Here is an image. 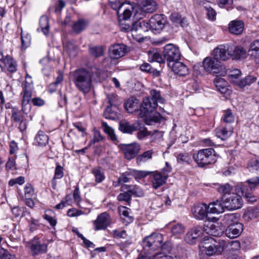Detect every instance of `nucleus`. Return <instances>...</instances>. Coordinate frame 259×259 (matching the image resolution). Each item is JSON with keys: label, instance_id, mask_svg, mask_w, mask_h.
I'll return each mask as SVG.
<instances>
[{"label": "nucleus", "instance_id": "f257e3e1", "mask_svg": "<svg viewBox=\"0 0 259 259\" xmlns=\"http://www.w3.org/2000/svg\"><path fill=\"white\" fill-rule=\"evenodd\" d=\"M99 70L96 67L80 68L72 73V80L76 89L84 95L91 91L95 76H98Z\"/></svg>", "mask_w": 259, "mask_h": 259}, {"label": "nucleus", "instance_id": "f03ea898", "mask_svg": "<svg viewBox=\"0 0 259 259\" xmlns=\"http://www.w3.org/2000/svg\"><path fill=\"white\" fill-rule=\"evenodd\" d=\"M193 159L198 166L203 167L214 163L217 160V154L213 148L202 149L193 153Z\"/></svg>", "mask_w": 259, "mask_h": 259}, {"label": "nucleus", "instance_id": "7ed1b4c3", "mask_svg": "<svg viewBox=\"0 0 259 259\" xmlns=\"http://www.w3.org/2000/svg\"><path fill=\"white\" fill-rule=\"evenodd\" d=\"M151 97H146L143 99L142 110L140 111L139 115L143 117L150 110H153L157 106V103H163L164 99L161 97L160 92L156 90L150 92Z\"/></svg>", "mask_w": 259, "mask_h": 259}, {"label": "nucleus", "instance_id": "20e7f679", "mask_svg": "<svg viewBox=\"0 0 259 259\" xmlns=\"http://www.w3.org/2000/svg\"><path fill=\"white\" fill-rule=\"evenodd\" d=\"M162 241L163 236L161 234L152 233L143 239L142 245L146 252L151 254L160 248Z\"/></svg>", "mask_w": 259, "mask_h": 259}, {"label": "nucleus", "instance_id": "39448f33", "mask_svg": "<svg viewBox=\"0 0 259 259\" xmlns=\"http://www.w3.org/2000/svg\"><path fill=\"white\" fill-rule=\"evenodd\" d=\"M203 67L207 72L224 75L226 73L225 67L214 57H206L203 61Z\"/></svg>", "mask_w": 259, "mask_h": 259}, {"label": "nucleus", "instance_id": "423d86ee", "mask_svg": "<svg viewBox=\"0 0 259 259\" xmlns=\"http://www.w3.org/2000/svg\"><path fill=\"white\" fill-rule=\"evenodd\" d=\"M222 200L224 201V206L229 210L240 208L243 204L241 196L235 193L229 196L223 195Z\"/></svg>", "mask_w": 259, "mask_h": 259}, {"label": "nucleus", "instance_id": "0eeeda50", "mask_svg": "<svg viewBox=\"0 0 259 259\" xmlns=\"http://www.w3.org/2000/svg\"><path fill=\"white\" fill-rule=\"evenodd\" d=\"M26 247L33 256L46 253L48 250L47 244L41 243L36 237L27 242Z\"/></svg>", "mask_w": 259, "mask_h": 259}, {"label": "nucleus", "instance_id": "6e6552de", "mask_svg": "<svg viewBox=\"0 0 259 259\" xmlns=\"http://www.w3.org/2000/svg\"><path fill=\"white\" fill-rule=\"evenodd\" d=\"M142 3V6L136 10L134 17L137 19H141L146 13H153L157 9L156 3L153 0H143Z\"/></svg>", "mask_w": 259, "mask_h": 259}, {"label": "nucleus", "instance_id": "1a4fd4ad", "mask_svg": "<svg viewBox=\"0 0 259 259\" xmlns=\"http://www.w3.org/2000/svg\"><path fill=\"white\" fill-rule=\"evenodd\" d=\"M163 56L168 63H173L179 61L181 57L180 51L178 48L171 44L165 46Z\"/></svg>", "mask_w": 259, "mask_h": 259}, {"label": "nucleus", "instance_id": "9d476101", "mask_svg": "<svg viewBox=\"0 0 259 259\" xmlns=\"http://www.w3.org/2000/svg\"><path fill=\"white\" fill-rule=\"evenodd\" d=\"M151 30L155 33H159L164 28L167 21L163 14H155L148 21Z\"/></svg>", "mask_w": 259, "mask_h": 259}, {"label": "nucleus", "instance_id": "9b49d317", "mask_svg": "<svg viewBox=\"0 0 259 259\" xmlns=\"http://www.w3.org/2000/svg\"><path fill=\"white\" fill-rule=\"evenodd\" d=\"M231 44L221 45L213 51L214 57L218 60L226 61L231 57Z\"/></svg>", "mask_w": 259, "mask_h": 259}, {"label": "nucleus", "instance_id": "f8f14e48", "mask_svg": "<svg viewBox=\"0 0 259 259\" xmlns=\"http://www.w3.org/2000/svg\"><path fill=\"white\" fill-rule=\"evenodd\" d=\"M151 29L149 22L145 21H140L133 23V27L131 29L133 36H139V40L143 38L144 34L149 30Z\"/></svg>", "mask_w": 259, "mask_h": 259}, {"label": "nucleus", "instance_id": "ddd939ff", "mask_svg": "<svg viewBox=\"0 0 259 259\" xmlns=\"http://www.w3.org/2000/svg\"><path fill=\"white\" fill-rule=\"evenodd\" d=\"M111 224V219L107 212H103L98 215L94 222L95 230H105Z\"/></svg>", "mask_w": 259, "mask_h": 259}, {"label": "nucleus", "instance_id": "4468645a", "mask_svg": "<svg viewBox=\"0 0 259 259\" xmlns=\"http://www.w3.org/2000/svg\"><path fill=\"white\" fill-rule=\"evenodd\" d=\"M121 149L123 151L125 158L131 160L135 158L140 150V146L137 143L128 145H122Z\"/></svg>", "mask_w": 259, "mask_h": 259}, {"label": "nucleus", "instance_id": "2eb2a0df", "mask_svg": "<svg viewBox=\"0 0 259 259\" xmlns=\"http://www.w3.org/2000/svg\"><path fill=\"white\" fill-rule=\"evenodd\" d=\"M127 52V48L122 44H117L111 46L109 49V56L112 59H117L124 56Z\"/></svg>", "mask_w": 259, "mask_h": 259}, {"label": "nucleus", "instance_id": "dca6fc26", "mask_svg": "<svg viewBox=\"0 0 259 259\" xmlns=\"http://www.w3.org/2000/svg\"><path fill=\"white\" fill-rule=\"evenodd\" d=\"M191 211L195 218L202 220L206 217L209 209L206 204L198 203L193 206Z\"/></svg>", "mask_w": 259, "mask_h": 259}, {"label": "nucleus", "instance_id": "f3484780", "mask_svg": "<svg viewBox=\"0 0 259 259\" xmlns=\"http://www.w3.org/2000/svg\"><path fill=\"white\" fill-rule=\"evenodd\" d=\"M151 174L150 181L152 186L154 189H157L166 183L167 179V176L166 175H162L161 172L158 171L151 172Z\"/></svg>", "mask_w": 259, "mask_h": 259}, {"label": "nucleus", "instance_id": "a211bd4d", "mask_svg": "<svg viewBox=\"0 0 259 259\" xmlns=\"http://www.w3.org/2000/svg\"><path fill=\"white\" fill-rule=\"evenodd\" d=\"M141 128V124L138 121L135 122L133 124H131L126 120H122L119 123V130L123 133L131 134Z\"/></svg>", "mask_w": 259, "mask_h": 259}, {"label": "nucleus", "instance_id": "6ab92c4d", "mask_svg": "<svg viewBox=\"0 0 259 259\" xmlns=\"http://www.w3.org/2000/svg\"><path fill=\"white\" fill-rule=\"evenodd\" d=\"M243 230V225L240 223L230 224L225 230V234L228 238L233 239L240 235Z\"/></svg>", "mask_w": 259, "mask_h": 259}, {"label": "nucleus", "instance_id": "aec40b11", "mask_svg": "<svg viewBox=\"0 0 259 259\" xmlns=\"http://www.w3.org/2000/svg\"><path fill=\"white\" fill-rule=\"evenodd\" d=\"M214 241V239L211 237H208L201 243L199 246L203 252L209 256L217 254L216 247L212 242Z\"/></svg>", "mask_w": 259, "mask_h": 259}, {"label": "nucleus", "instance_id": "412c9836", "mask_svg": "<svg viewBox=\"0 0 259 259\" xmlns=\"http://www.w3.org/2000/svg\"><path fill=\"white\" fill-rule=\"evenodd\" d=\"M139 105L140 102L139 100L133 97L128 99L124 104L125 109L128 112L133 113L135 111L137 113L138 116L140 117L139 112L142 110V105L140 107V109H138Z\"/></svg>", "mask_w": 259, "mask_h": 259}, {"label": "nucleus", "instance_id": "4be33fe9", "mask_svg": "<svg viewBox=\"0 0 259 259\" xmlns=\"http://www.w3.org/2000/svg\"><path fill=\"white\" fill-rule=\"evenodd\" d=\"M202 234V229L200 227L192 228L188 232L185 237V241L190 244L196 242L198 238Z\"/></svg>", "mask_w": 259, "mask_h": 259}, {"label": "nucleus", "instance_id": "5701e85b", "mask_svg": "<svg viewBox=\"0 0 259 259\" xmlns=\"http://www.w3.org/2000/svg\"><path fill=\"white\" fill-rule=\"evenodd\" d=\"M168 66L174 72L180 76H185L188 74V68L184 63L177 61L172 63H167Z\"/></svg>", "mask_w": 259, "mask_h": 259}, {"label": "nucleus", "instance_id": "b1692460", "mask_svg": "<svg viewBox=\"0 0 259 259\" xmlns=\"http://www.w3.org/2000/svg\"><path fill=\"white\" fill-rule=\"evenodd\" d=\"M32 85L27 82H25L23 87V91L21 94L22 95V108L28 105L32 98Z\"/></svg>", "mask_w": 259, "mask_h": 259}, {"label": "nucleus", "instance_id": "393cba45", "mask_svg": "<svg viewBox=\"0 0 259 259\" xmlns=\"http://www.w3.org/2000/svg\"><path fill=\"white\" fill-rule=\"evenodd\" d=\"M153 110H149L143 117L141 118H144V121L147 125H152L155 123L160 122L164 118L158 112L151 113Z\"/></svg>", "mask_w": 259, "mask_h": 259}, {"label": "nucleus", "instance_id": "a878e982", "mask_svg": "<svg viewBox=\"0 0 259 259\" xmlns=\"http://www.w3.org/2000/svg\"><path fill=\"white\" fill-rule=\"evenodd\" d=\"M0 67L7 69L10 72H14L17 70L16 62L9 56H6L0 62Z\"/></svg>", "mask_w": 259, "mask_h": 259}, {"label": "nucleus", "instance_id": "bb28decb", "mask_svg": "<svg viewBox=\"0 0 259 259\" xmlns=\"http://www.w3.org/2000/svg\"><path fill=\"white\" fill-rule=\"evenodd\" d=\"M121 191H127L132 195L136 197H143L144 195V192L143 189L137 185H123L121 186Z\"/></svg>", "mask_w": 259, "mask_h": 259}, {"label": "nucleus", "instance_id": "cd10ccee", "mask_svg": "<svg viewBox=\"0 0 259 259\" xmlns=\"http://www.w3.org/2000/svg\"><path fill=\"white\" fill-rule=\"evenodd\" d=\"M224 201L217 200L209 204L208 209L209 212L211 213H221L225 211L226 207L224 206Z\"/></svg>", "mask_w": 259, "mask_h": 259}, {"label": "nucleus", "instance_id": "c85d7f7f", "mask_svg": "<svg viewBox=\"0 0 259 259\" xmlns=\"http://www.w3.org/2000/svg\"><path fill=\"white\" fill-rule=\"evenodd\" d=\"M233 132L232 126H222L215 130V135L218 138L221 140H226L231 136Z\"/></svg>", "mask_w": 259, "mask_h": 259}, {"label": "nucleus", "instance_id": "c756f323", "mask_svg": "<svg viewBox=\"0 0 259 259\" xmlns=\"http://www.w3.org/2000/svg\"><path fill=\"white\" fill-rule=\"evenodd\" d=\"M244 29V23L240 20L231 21L229 25V30L230 33L236 35L242 33Z\"/></svg>", "mask_w": 259, "mask_h": 259}, {"label": "nucleus", "instance_id": "7c9ffc66", "mask_svg": "<svg viewBox=\"0 0 259 259\" xmlns=\"http://www.w3.org/2000/svg\"><path fill=\"white\" fill-rule=\"evenodd\" d=\"M231 57L233 59L239 60L244 59L246 56V50L241 46L235 47L231 44Z\"/></svg>", "mask_w": 259, "mask_h": 259}, {"label": "nucleus", "instance_id": "2f4dec72", "mask_svg": "<svg viewBox=\"0 0 259 259\" xmlns=\"http://www.w3.org/2000/svg\"><path fill=\"white\" fill-rule=\"evenodd\" d=\"M139 132L137 134V137L139 140H143L145 137L151 135V137L155 139L156 137L160 138L162 137L163 135L161 132L155 130L152 133L150 131H148L146 128L142 130H139Z\"/></svg>", "mask_w": 259, "mask_h": 259}, {"label": "nucleus", "instance_id": "473e14b6", "mask_svg": "<svg viewBox=\"0 0 259 259\" xmlns=\"http://www.w3.org/2000/svg\"><path fill=\"white\" fill-rule=\"evenodd\" d=\"M49 143V137L44 132L40 130L34 138V144L39 147H45Z\"/></svg>", "mask_w": 259, "mask_h": 259}, {"label": "nucleus", "instance_id": "72a5a7b5", "mask_svg": "<svg viewBox=\"0 0 259 259\" xmlns=\"http://www.w3.org/2000/svg\"><path fill=\"white\" fill-rule=\"evenodd\" d=\"M248 52L256 62H259V40H255L251 43Z\"/></svg>", "mask_w": 259, "mask_h": 259}, {"label": "nucleus", "instance_id": "f704fd0d", "mask_svg": "<svg viewBox=\"0 0 259 259\" xmlns=\"http://www.w3.org/2000/svg\"><path fill=\"white\" fill-rule=\"evenodd\" d=\"M241 75L240 70L235 69L229 71L228 78L229 81L232 83L238 85Z\"/></svg>", "mask_w": 259, "mask_h": 259}, {"label": "nucleus", "instance_id": "c9c22d12", "mask_svg": "<svg viewBox=\"0 0 259 259\" xmlns=\"http://www.w3.org/2000/svg\"><path fill=\"white\" fill-rule=\"evenodd\" d=\"M126 5V6L123 7L122 11L120 12L119 16L120 18H119L120 20H128L132 16V11L134 9L133 6L129 3H127Z\"/></svg>", "mask_w": 259, "mask_h": 259}, {"label": "nucleus", "instance_id": "e433bc0d", "mask_svg": "<svg viewBox=\"0 0 259 259\" xmlns=\"http://www.w3.org/2000/svg\"><path fill=\"white\" fill-rule=\"evenodd\" d=\"M23 108L22 110H19L18 108L12 107V114L11 116V120L15 122L18 123L19 121L25 118L24 114L23 112Z\"/></svg>", "mask_w": 259, "mask_h": 259}, {"label": "nucleus", "instance_id": "4c0bfd02", "mask_svg": "<svg viewBox=\"0 0 259 259\" xmlns=\"http://www.w3.org/2000/svg\"><path fill=\"white\" fill-rule=\"evenodd\" d=\"M109 2L111 8L116 11L118 18H120V12L122 11L123 7L126 6L127 3L123 2L122 0H109Z\"/></svg>", "mask_w": 259, "mask_h": 259}, {"label": "nucleus", "instance_id": "58836bf2", "mask_svg": "<svg viewBox=\"0 0 259 259\" xmlns=\"http://www.w3.org/2000/svg\"><path fill=\"white\" fill-rule=\"evenodd\" d=\"M240 247V243L239 241H227V254L239 252Z\"/></svg>", "mask_w": 259, "mask_h": 259}, {"label": "nucleus", "instance_id": "ea45409f", "mask_svg": "<svg viewBox=\"0 0 259 259\" xmlns=\"http://www.w3.org/2000/svg\"><path fill=\"white\" fill-rule=\"evenodd\" d=\"M88 25V23L84 20L79 19L74 23L72 30L75 33H79L84 30Z\"/></svg>", "mask_w": 259, "mask_h": 259}, {"label": "nucleus", "instance_id": "a19ab883", "mask_svg": "<svg viewBox=\"0 0 259 259\" xmlns=\"http://www.w3.org/2000/svg\"><path fill=\"white\" fill-rule=\"evenodd\" d=\"M92 173L95 178L97 183H102L105 179V176L102 168L100 167H95L92 169Z\"/></svg>", "mask_w": 259, "mask_h": 259}, {"label": "nucleus", "instance_id": "79ce46f5", "mask_svg": "<svg viewBox=\"0 0 259 259\" xmlns=\"http://www.w3.org/2000/svg\"><path fill=\"white\" fill-rule=\"evenodd\" d=\"M153 151L152 150H147L142 154L139 155L137 157V163L138 165L141 164L142 163L150 159L152 157Z\"/></svg>", "mask_w": 259, "mask_h": 259}, {"label": "nucleus", "instance_id": "37998d69", "mask_svg": "<svg viewBox=\"0 0 259 259\" xmlns=\"http://www.w3.org/2000/svg\"><path fill=\"white\" fill-rule=\"evenodd\" d=\"M102 127L104 132L106 133L112 141L117 140V137L115 134L114 130L111 126H109L106 122H102Z\"/></svg>", "mask_w": 259, "mask_h": 259}, {"label": "nucleus", "instance_id": "c03bdc74", "mask_svg": "<svg viewBox=\"0 0 259 259\" xmlns=\"http://www.w3.org/2000/svg\"><path fill=\"white\" fill-rule=\"evenodd\" d=\"M40 28L45 35H47L49 32V19L46 16H41L39 19Z\"/></svg>", "mask_w": 259, "mask_h": 259}, {"label": "nucleus", "instance_id": "a18cd8bd", "mask_svg": "<svg viewBox=\"0 0 259 259\" xmlns=\"http://www.w3.org/2000/svg\"><path fill=\"white\" fill-rule=\"evenodd\" d=\"M238 220L237 215L235 213H226L224 215L222 221L223 223L226 225H230L233 223H238L237 222Z\"/></svg>", "mask_w": 259, "mask_h": 259}, {"label": "nucleus", "instance_id": "49530a36", "mask_svg": "<svg viewBox=\"0 0 259 259\" xmlns=\"http://www.w3.org/2000/svg\"><path fill=\"white\" fill-rule=\"evenodd\" d=\"M256 80V78L255 77L252 75H248L241 79L238 86L241 88H243L246 86L250 85L251 83L255 82Z\"/></svg>", "mask_w": 259, "mask_h": 259}, {"label": "nucleus", "instance_id": "de8ad7c7", "mask_svg": "<svg viewBox=\"0 0 259 259\" xmlns=\"http://www.w3.org/2000/svg\"><path fill=\"white\" fill-rule=\"evenodd\" d=\"M214 241L217 243V244H215V246L216 247L217 254H221L224 250L227 251V241L222 239H219L218 241L214 240Z\"/></svg>", "mask_w": 259, "mask_h": 259}, {"label": "nucleus", "instance_id": "09e8293b", "mask_svg": "<svg viewBox=\"0 0 259 259\" xmlns=\"http://www.w3.org/2000/svg\"><path fill=\"white\" fill-rule=\"evenodd\" d=\"M104 52V47L102 46H94L89 49L90 54L96 58L102 56Z\"/></svg>", "mask_w": 259, "mask_h": 259}, {"label": "nucleus", "instance_id": "8fccbe9b", "mask_svg": "<svg viewBox=\"0 0 259 259\" xmlns=\"http://www.w3.org/2000/svg\"><path fill=\"white\" fill-rule=\"evenodd\" d=\"M222 120L225 123H231L234 121L235 117L230 110H227L224 111Z\"/></svg>", "mask_w": 259, "mask_h": 259}, {"label": "nucleus", "instance_id": "3c124183", "mask_svg": "<svg viewBox=\"0 0 259 259\" xmlns=\"http://www.w3.org/2000/svg\"><path fill=\"white\" fill-rule=\"evenodd\" d=\"M131 176L134 177L135 179H141L146 177L151 173V171L145 170H136L132 169L130 170Z\"/></svg>", "mask_w": 259, "mask_h": 259}, {"label": "nucleus", "instance_id": "603ef678", "mask_svg": "<svg viewBox=\"0 0 259 259\" xmlns=\"http://www.w3.org/2000/svg\"><path fill=\"white\" fill-rule=\"evenodd\" d=\"M21 46L23 49L27 48L30 44L31 36L30 34L26 33L23 34L22 29H21Z\"/></svg>", "mask_w": 259, "mask_h": 259}, {"label": "nucleus", "instance_id": "864d4df0", "mask_svg": "<svg viewBox=\"0 0 259 259\" xmlns=\"http://www.w3.org/2000/svg\"><path fill=\"white\" fill-rule=\"evenodd\" d=\"M185 231V227L182 224L177 223L171 227V233L174 235H178L183 234Z\"/></svg>", "mask_w": 259, "mask_h": 259}, {"label": "nucleus", "instance_id": "5fc2aeb1", "mask_svg": "<svg viewBox=\"0 0 259 259\" xmlns=\"http://www.w3.org/2000/svg\"><path fill=\"white\" fill-rule=\"evenodd\" d=\"M232 190V187L228 183L221 185L218 188V192L222 194L223 195L226 196H227V195H228V196L230 195Z\"/></svg>", "mask_w": 259, "mask_h": 259}, {"label": "nucleus", "instance_id": "6e6d98bb", "mask_svg": "<svg viewBox=\"0 0 259 259\" xmlns=\"http://www.w3.org/2000/svg\"><path fill=\"white\" fill-rule=\"evenodd\" d=\"M248 168L251 172H259V159H251L248 163Z\"/></svg>", "mask_w": 259, "mask_h": 259}, {"label": "nucleus", "instance_id": "4d7b16f0", "mask_svg": "<svg viewBox=\"0 0 259 259\" xmlns=\"http://www.w3.org/2000/svg\"><path fill=\"white\" fill-rule=\"evenodd\" d=\"M207 2H204V4H206L204 8L206 11V15L209 20L214 21L216 18V13L215 11L210 6H207Z\"/></svg>", "mask_w": 259, "mask_h": 259}, {"label": "nucleus", "instance_id": "13d9d810", "mask_svg": "<svg viewBox=\"0 0 259 259\" xmlns=\"http://www.w3.org/2000/svg\"><path fill=\"white\" fill-rule=\"evenodd\" d=\"M177 160L179 162L189 164L191 161V156L188 153H180L177 156Z\"/></svg>", "mask_w": 259, "mask_h": 259}, {"label": "nucleus", "instance_id": "bf43d9fd", "mask_svg": "<svg viewBox=\"0 0 259 259\" xmlns=\"http://www.w3.org/2000/svg\"><path fill=\"white\" fill-rule=\"evenodd\" d=\"M131 194L127 191H124L123 193H121L117 196V200L119 201L129 202L131 201Z\"/></svg>", "mask_w": 259, "mask_h": 259}, {"label": "nucleus", "instance_id": "052dcab7", "mask_svg": "<svg viewBox=\"0 0 259 259\" xmlns=\"http://www.w3.org/2000/svg\"><path fill=\"white\" fill-rule=\"evenodd\" d=\"M241 190L242 195L245 196L249 201L253 202L256 200L255 197L251 194L247 192V186L245 185L242 186L241 188Z\"/></svg>", "mask_w": 259, "mask_h": 259}, {"label": "nucleus", "instance_id": "680f3d73", "mask_svg": "<svg viewBox=\"0 0 259 259\" xmlns=\"http://www.w3.org/2000/svg\"><path fill=\"white\" fill-rule=\"evenodd\" d=\"M149 59L152 62H157L159 63H163L164 60L159 53L155 52L149 55Z\"/></svg>", "mask_w": 259, "mask_h": 259}, {"label": "nucleus", "instance_id": "e2e57ef3", "mask_svg": "<svg viewBox=\"0 0 259 259\" xmlns=\"http://www.w3.org/2000/svg\"><path fill=\"white\" fill-rule=\"evenodd\" d=\"M213 82L218 91L227 84V82L223 78L220 77L215 78Z\"/></svg>", "mask_w": 259, "mask_h": 259}, {"label": "nucleus", "instance_id": "0e129e2a", "mask_svg": "<svg viewBox=\"0 0 259 259\" xmlns=\"http://www.w3.org/2000/svg\"><path fill=\"white\" fill-rule=\"evenodd\" d=\"M247 183L250 190L254 189L259 185V177H256L248 180Z\"/></svg>", "mask_w": 259, "mask_h": 259}, {"label": "nucleus", "instance_id": "69168bd1", "mask_svg": "<svg viewBox=\"0 0 259 259\" xmlns=\"http://www.w3.org/2000/svg\"><path fill=\"white\" fill-rule=\"evenodd\" d=\"M112 235L114 238H125L127 236L126 231L124 230H114Z\"/></svg>", "mask_w": 259, "mask_h": 259}, {"label": "nucleus", "instance_id": "338daca9", "mask_svg": "<svg viewBox=\"0 0 259 259\" xmlns=\"http://www.w3.org/2000/svg\"><path fill=\"white\" fill-rule=\"evenodd\" d=\"M131 176L130 171L123 172L119 177V181L121 182L122 185H124V183H127L130 181V180L131 179Z\"/></svg>", "mask_w": 259, "mask_h": 259}, {"label": "nucleus", "instance_id": "774afa93", "mask_svg": "<svg viewBox=\"0 0 259 259\" xmlns=\"http://www.w3.org/2000/svg\"><path fill=\"white\" fill-rule=\"evenodd\" d=\"M0 258L1 259H13V256L9 252L3 248H0Z\"/></svg>", "mask_w": 259, "mask_h": 259}]
</instances>
